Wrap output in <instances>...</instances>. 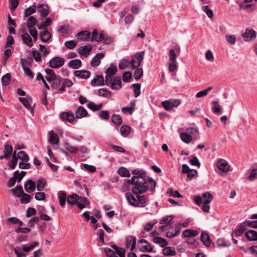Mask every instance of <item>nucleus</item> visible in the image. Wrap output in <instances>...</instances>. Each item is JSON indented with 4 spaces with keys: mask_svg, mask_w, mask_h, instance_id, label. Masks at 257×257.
Returning a JSON list of instances; mask_svg holds the SVG:
<instances>
[{
    "mask_svg": "<svg viewBox=\"0 0 257 257\" xmlns=\"http://www.w3.org/2000/svg\"><path fill=\"white\" fill-rule=\"evenodd\" d=\"M148 180L150 185H145L142 182L143 179L141 177L133 176L131 179L127 181V183L134 185L132 191L135 195L142 194L146 192L147 190L154 193L156 186V182L151 177H148Z\"/></svg>",
    "mask_w": 257,
    "mask_h": 257,
    "instance_id": "nucleus-1",
    "label": "nucleus"
},
{
    "mask_svg": "<svg viewBox=\"0 0 257 257\" xmlns=\"http://www.w3.org/2000/svg\"><path fill=\"white\" fill-rule=\"evenodd\" d=\"M21 64L23 68V70L25 74L30 78L33 79L34 77V74L30 69V67H32L31 63L27 61L25 58H21Z\"/></svg>",
    "mask_w": 257,
    "mask_h": 257,
    "instance_id": "nucleus-2",
    "label": "nucleus"
},
{
    "mask_svg": "<svg viewBox=\"0 0 257 257\" xmlns=\"http://www.w3.org/2000/svg\"><path fill=\"white\" fill-rule=\"evenodd\" d=\"M79 196L76 194H73L67 197V202L71 205H76L79 209H82L85 208V205L79 202Z\"/></svg>",
    "mask_w": 257,
    "mask_h": 257,
    "instance_id": "nucleus-3",
    "label": "nucleus"
},
{
    "mask_svg": "<svg viewBox=\"0 0 257 257\" xmlns=\"http://www.w3.org/2000/svg\"><path fill=\"white\" fill-rule=\"evenodd\" d=\"M117 72V67L114 63H111L109 67L105 71L106 76L105 81L109 82L112 80Z\"/></svg>",
    "mask_w": 257,
    "mask_h": 257,
    "instance_id": "nucleus-4",
    "label": "nucleus"
},
{
    "mask_svg": "<svg viewBox=\"0 0 257 257\" xmlns=\"http://www.w3.org/2000/svg\"><path fill=\"white\" fill-rule=\"evenodd\" d=\"M64 58L56 56L51 59L49 61V66L52 68H59L64 64Z\"/></svg>",
    "mask_w": 257,
    "mask_h": 257,
    "instance_id": "nucleus-5",
    "label": "nucleus"
},
{
    "mask_svg": "<svg viewBox=\"0 0 257 257\" xmlns=\"http://www.w3.org/2000/svg\"><path fill=\"white\" fill-rule=\"evenodd\" d=\"M105 82L107 86H110L112 89L119 90L122 87L121 81L119 77H115L113 80L112 79L110 80L109 82L107 81H105Z\"/></svg>",
    "mask_w": 257,
    "mask_h": 257,
    "instance_id": "nucleus-6",
    "label": "nucleus"
},
{
    "mask_svg": "<svg viewBox=\"0 0 257 257\" xmlns=\"http://www.w3.org/2000/svg\"><path fill=\"white\" fill-rule=\"evenodd\" d=\"M180 104L179 99H174L164 101L162 105L166 110H170L174 107H177Z\"/></svg>",
    "mask_w": 257,
    "mask_h": 257,
    "instance_id": "nucleus-7",
    "label": "nucleus"
},
{
    "mask_svg": "<svg viewBox=\"0 0 257 257\" xmlns=\"http://www.w3.org/2000/svg\"><path fill=\"white\" fill-rule=\"evenodd\" d=\"M132 173L136 175L134 177H141L143 179L142 182L144 185H150L148 180V177H146V172L144 170L136 169L133 171Z\"/></svg>",
    "mask_w": 257,
    "mask_h": 257,
    "instance_id": "nucleus-8",
    "label": "nucleus"
},
{
    "mask_svg": "<svg viewBox=\"0 0 257 257\" xmlns=\"http://www.w3.org/2000/svg\"><path fill=\"white\" fill-rule=\"evenodd\" d=\"M181 53L180 47L176 46L175 49H171L169 52V61L177 62L176 59Z\"/></svg>",
    "mask_w": 257,
    "mask_h": 257,
    "instance_id": "nucleus-9",
    "label": "nucleus"
},
{
    "mask_svg": "<svg viewBox=\"0 0 257 257\" xmlns=\"http://www.w3.org/2000/svg\"><path fill=\"white\" fill-rule=\"evenodd\" d=\"M244 41L248 42L253 40L256 38L255 32L252 29H247L245 32L242 34Z\"/></svg>",
    "mask_w": 257,
    "mask_h": 257,
    "instance_id": "nucleus-10",
    "label": "nucleus"
},
{
    "mask_svg": "<svg viewBox=\"0 0 257 257\" xmlns=\"http://www.w3.org/2000/svg\"><path fill=\"white\" fill-rule=\"evenodd\" d=\"M60 117L63 121L67 120L70 123L74 124L75 116L74 113L71 111L62 112L60 113Z\"/></svg>",
    "mask_w": 257,
    "mask_h": 257,
    "instance_id": "nucleus-11",
    "label": "nucleus"
},
{
    "mask_svg": "<svg viewBox=\"0 0 257 257\" xmlns=\"http://www.w3.org/2000/svg\"><path fill=\"white\" fill-rule=\"evenodd\" d=\"M37 10L43 17H46L50 13L48 5L45 4H39L37 6Z\"/></svg>",
    "mask_w": 257,
    "mask_h": 257,
    "instance_id": "nucleus-12",
    "label": "nucleus"
},
{
    "mask_svg": "<svg viewBox=\"0 0 257 257\" xmlns=\"http://www.w3.org/2000/svg\"><path fill=\"white\" fill-rule=\"evenodd\" d=\"M92 49V47L90 45H87L79 47L77 52L81 56H84L87 57L90 52L91 51Z\"/></svg>",
    "mask_w": 257,
    "mask_h": 257,
    "instance_id": "nucleus-13",
    "label": "nucleus"
},
{
    "mask_svg": "<svg viewBox=\"0 0 257 257\" xmlns=\"http://www.w3.org/2000/svg\"><path fill=\"white\" fill-rule=\"evenodd\" d=\"M131 247V250L133 251L136 247V238L134 236L130 235L128 236L126 240L125 246L126 248Z\"/></svg>",
    "mask_w": 257,
    "mask_h": 257,
    "instance_id": "nucleus-14",
    "label": "nucleus"
},
{
    "mask_svg": "<svg viewBox=\"0 0 257 257\" xmlns=\"http://www.w3.org/2000/svg\"><path fill=\"white\" fill-rule=\"evenodd\" d=\"M105 83L103 76L101 75H97L91 81L93 86L104 85Z\"/></svg>",
    "mask_w": 257,
    "mask_h": 257,
    "instance_id": "nucleus-15",
    "label": "nucleus"
},
{
    "mask_svg": "<svg viewBox=\"0 0 257 257\" xmlns=\"http://www.w3.org/2000/svg\"><path fill=\"white\" fill-rule=\"evenodd\" d=\"M104 54L102 52L97 54L91 60V65L94 67L98 66L100 63L101 59L104 58Z\"/></svg>",
    "mask_w": 257,
    "mask_h": 257,
    "instance_id": "nucleus-16",
    "label": "nucleus"
},
{
    "mask_svg": "<svg viewBox=\"0 0 257 257\" xmlns=\"http://www.w3.org/2000/svg\"><path fill=\"white\" fill-rule=\"evenodd\" d=\"M126 200L128 201L129 203L135 207L139 206V201L135 197L134 195L131 192H127L125 194Z\"/></svg>",
    "mask_w": 257,
    "mask_h": 257,
    "instance_id": "nucleus-17",
    "label": "nucleus"
},
{
    "mask_svg": "<svg viewBox=\"0 0 257 257\" xmlns=\"http://www.w3.org/2000/svg\"><path fill=\"white\" fill-rule=\"evenodd\" d=\"M88 115V112L83 106H79L75 111V116L78 119L82 118Z\"/></svg>",
    "mask_w": 257,
    "mask_h": 257,
    "instance_id": "nucleus-18",
    "label": "nucleus"
},
{
    "mask_svg": "<svg viewBox=\"0 0 257 257\" xmlns=\"http://www.w3.org/2000/svg\"><path fill=\"white\" fill-rule=\"evenodd\" d=\"M200 240L207 247H209L211 244V240L210 237L208 233L204 231H202L201 232Z\"/></svg>",
    "mask_w": 257,
    "mask_h": 257,
    "instance_id": "nucleus-19",
    "label": "nucleus"
},
{
    "mask_svg": "<svg viewBox=\"0 0 257 257\" xmlns=\"http://www.w3.org/2000/svg\"><path fill=\"white\" fill-rule=\"evenodd\" d=\"M104 35L103 33H98L97 29H94L92 32L91 41L100 42L104 38Z\"/></svg>",
    "mask_w": 257,
    "mask_h": 257,
    "instance_id": "nucleus-20",
    "label": "nucleus"
},
{
    "mask_svg": "<svg viewBox=\"0 0 257 257\" xmlns=\"http://www.w3.org/2000/svg\"><path fill=\"white\" fill-rule=\"evenodd\" d=\"M45 72L47 74L46 78L49 82H52L53 80H56L57 75L54 71L52 69L47 68L45 69Z\"/></svg>",
    "mask_w": 257,
    "mask_h": 257,
    "instance_id": "nucleus-21",
    "label": "nucleus"
},
{
    "mask_svg": "<svg viewBox=\"0 0 257 257\" xmlns=\"http://www.w3.org/2000/svg\"><path fill=\"white\" fill-rule=\"evenodd\" d=\"M36 189V183L32 180H29L25 184V189L28 193L33 192Z\"/></svg>",
    "mask_w": 257,
    "mask_h": 257,
    "instance_id": "nucleus-22",
    "label": "nucleus"
},
{
    "mask_svg": "<svg viewBox=\"0 0 257 257\" xmlns=\"http://www.w3.org/2000/svg\"><path fill=\"white\" fill-rule=\"evenodd\" d=\"M247 226L246 223L245 221L240 223L237 227V228L234 231V234L236 236L241 235L243 232L246 229Z\"/></svg>",
    "mask_w": 257,
    "mask_h": 257,
    "instance_id": "nucleus-23",
    "label": "nucleus"
},
{
    "mask_svg": "<svg viewBox=\"0 0 257 257\" xmlns=\"http://www.w3.org/2000/svg\"><path fill=\"white\" fill-rule=\"evenodd\" d=\"M90 72L87 70H76L74 72V75L83 79H87L90 77Z\"/></svg>",
    "mask_w": 257,
    "mask_h": 257,
    "instance_id": "nucleus-24",
    "label": "nucleus"
},
{
    "mask_svg": "<svg viewBox=\"0 0 257 257\" xmlns=\"http://www.w3.org/2000/svg\"><path fill=\"white\" fill-rule=\"evenodd\" d=\"M199 232L196 230L193 229H186L183 231L182 236L185 238H188L190 237H195L198 235Z\"/></svg>",
    "mask_w": 257,
    "mask_h": 257,
    "instance_id": "nucleus-25",
    "label": "nucleus"
},
{
    "mask_svg": "<svg viewBox=\"0 0 257 257\" xmlns=\"http://www.w3.org/2000/svg\"><path fill=\"white\" fill-rule=\"evenodd\" d=\"M76 36L80 40L87 41L90 38V33L87 30L81 31L77 34Z\"/></svg>",
    "mask_w": 257,
    "mask_h": 257,
    "instance_id": "nucleus-26",
    "label": "nucleus"
},
{
    "mask_svg": "<svg viewBox=\"0 0 257 257\" xmlns=\"http://www.w3.org/2000/svg\"><path fill=\"white\" fill-rule=\"evenodd\" d=\"M40 36L42 41L46 42L48 41L51 38L50 33L47 30L45 29L43 31L40 33Z\"/></svg>",
    "mask_w": 257,
    "mask_h": 257,
    "instance_id": "nucleus-27",
    "label": "nucleus"
},
{
    "mask_svg": "<svg viewBox=\"0 0 257 257\" xmlns=\"http://www.w3.org/2000/svg\"><path fill=\"white\" fill-rule=\"evenodd\" d=\"M19 99L26 108L30 110L31 113L33 115L34 113V108L33 107H31L29 100L27 98L21 97H19Z\"/></svg>",
    "mask_w": 257,
    "mask_h": 257,
    "instance_id": "nucleus-28",
    "label": "nucleus"
},
{
    "mask_svg": "<svg viewBox=\"0 0 257 257\" xmlns=\"http://www.w3.org/2000/svg\"><path fill=\"white\" fill-rule=\"evenodd\" d=\"M49 142L52 145L58 144L59 140L58 135L54 131H51L49 133Z\"/></svg>",
    "mask_w": 257,
    "mask_h": 257,
    "instance_id": "nucleus-29",
    "label": "nucleus"
},
{
    "mask_svg": "<svg viewBox=\"0 0 257 257\" xmlns=\"http://www.w3.org/2000/svg\"><path fill=\"white\" fill-rule=\"evenodd\" d=\"M47 184V180L44 178H40L37 181V189L38 191H42Z\"/></svg>",
    "mask_w": 257,
    "mask_h": 257,
    "instance_id": "nucleus-30",
    "label": "nucleus"
},
{
    "mask_svg": "<svg viewBox=\"0 0 257 257\" xmlns=\"http://www.w3.org/2000/svg\"><path fill=\"white\" fill-rule=\"evenodd\" d=\"M22 39L24 42L28 46L31 47L33 45V40L31 36L27 33H24L22 36Z\"/></svg>",
    "mask_w": 257,
    "mask_h": 257,
    "instance_id": "nucleus-31",
    "label": "nucleus"
},
{
    "mask_svg": "<svg viewBox=\"0 0 257 257\" xmlns=\"http://www.w3.org/2000/svg\"><path fill=\"white\" fill-rule=\"evenodd\" d=\"M72 81L67 78L64 79V82L62 83V85L58 89V91L64 92L66 90V87H70L73 85Z\"/></svg>",
    "mask_w": 257,
    "mask_h": 257,
    "instance_id": "nucleus-32",
    "label": "nucleus"
},
{
    "mask_svg": "<svg viewBox=\"0 0 257 257\" xmlns=\"http://www.w3.org/2000/svg\"><path fill=\"white\" fill-rule=\"evenodd\" d=\"M245 236L250 241L257 240V232L253 230H249L246 232Z\"/></svg>",
    "mask_w": 257,
    "mask_h": 257,
    "instance_id": "nucleus-33",
    "label": "nucleus"
},
{
    "mask_svg": "<svg viewBox=\"0 0 257 257\" xmlns=\"http://www.w3.org/2000/svg\"><path fill=\"white\" fill-rule=\"evenodd\" d=\"M68 66L73 69H77L81 67L82 62L79 59H73L69 62Z\"/></svg>",
    "mask_w": 257,
    "mask_h": 257,
    "instance_id": "nucleus-34",
    "label": "nucleus"
},
{
    "mask_svg": "<svg viewBox=\"0 0 257 257\" xmlns=\"http://www.w3.org/2000/svg\"><path fill=\"white\" fill-rule=\"evenodd\" d=\"M98 95L101 97H109L111 96L112 93L106 88H100L98 90Z\"/></svg>",
    "mask_w": 257,
    "mask_h": 257,
    "instance_id": "nucleus-35",
    "label": "nucleus"
},
{
    "mask_svg": "<svg viewBox=\"0 0 257 257\" xmlns=\"http://www.w3.org/2000/svg\"><path fill=\"white\" fill-rule=\"evenodd\" d=\"M163 254L165 256H174L176 254V252L171 247L167 246L163 249Z\"/></svg>",
    "mask_w": 257,
    "mask_h": 257,
    "instance_id": "nucleus-36",
    "label": "nucleus"
},
{
    "mask_svg": "<svg viewBox=\"0 0 257 257\" xmlns=\"http://www.w3.org/2000/svg\"><path fill=\"white\" fill-rule=\"evenodd\" d=\"M212 111L214 113L220 114L222 113L221 107L217 101H213L212 102Z\"/></svg>",
    "mask_w": 257,
    "mask_h": 257,
    "instance_id": "nucleus-37",
    "label": "nucleus"
},
{
    "mask_svg": "<svg viewBox=\"0 0 257 257\" xmlns=\"http://www.w3.org/2000/svg\"><path fill=\"white\" fill-rule=\"evenodd\" d=\"M37 19L34 16H30L28 19L27 27L30 29H33L37 23Z\"/></svg>",
    "mask_w": 257,
    "mask_h": 257,
    "instance_id": "nucleus-38",
    "label": "nucleus"
},
{
    "mask_svg": "<svg viewBox=\"0 0 257 257\" xmlns=\"http://www.w3.org/2000/svg\"><path fill=\"white\" fill-rule=\"evenodd\" d=\"M111 121L113 123L117 125H120L122 122V117L119 114H114L112 115Z\"/></svg>",
    "mask_w": 257,
    "mask_h": 257,
    "instance_id": "nucleus-39",
    "label": "nucleus"
},
{
    "mask_svg": "<svg viewBox=\"0 0 257 257\" xmlns=\"http://www.w3.org/2000/svg\"><path fill=\"white\" fill-rule=\"evenodd\" d=\"M131 128L128 125H123L120 129L121 135L123 137L127 136L131 132Z\"/></svg>",
    "mask_w": 257,
    "mask_h": 257,
    "instance_id": "nucleus-40",
    "label": "nucleus"
},
{
    "mask_svg": "<svg viewBox=\"0 0 257 257\" xmlns=\"http://www.w3.org/2000/svg\"><path fill=\"white\" fill-rule=\"evenodd\" d=\"M180 138L182 141L185 143H189L192 140V136L186 133H181Z\"/></svg>",
    "mask_w": 257,
    "mask_h": 257,
    "instance_id": "nucleus-41",
    "label": "nucleus"
},
{
    "mask_svg": "<svg viewBox=\"0 0 257 257\" xmlns=\"http://www.w3.org/2000/svg\"><path fill=\"white\" fill-rule=\"evenodd\" d=\"M37 7L36 5H33L29 8L26 9L25 11V16L26 17H30L31 15L34 13L37 10Z\"/></svg>",
    "mask_w": 257,
    "mask_h": 257,
    "instance_id": "nucleus-42",
    "label": "nucleus"
},
{
    "mask_svg": "<svg viewBox=\"0 0 257 257\" xmlns=\"http://www.w3.org/2000/svg\"><path fill=\"white\" fill-rule=\"evenodd\" d=\"M13 148L11 145H6L4 147V154L8 155V158L9 159L13 154Z\"/></svg>",
    "mask_w": 257,
    "mask_h": 257,
    "instance_id": "nucleus-43",
    "label": "nucleus"
},
{
    "mask_svg": "<svg viewBox=\"0 0 257 257\" xmlns=\"http://www.w3.org/2000/svg\"><path fill=\"white\" fill-rule=\"evenodd\" d=\"M67 197L66 194L64 192H62L59 194V203L60 205L62 207H64L65 205L66 201H67Z\"/></svg>",
    "mask_w": 257,
    "mask_h": 257,
    "instance_id": "nucleus-44",
    "label": "nucleus"
},
{
    "mask_svg": "<svg viewBox=\"0 0 257 257\" xmlns=\"http://www.w3.org/2000/svg\"><path fill=\"white\" fill-rule=\"evenodd\" d=\"M131 87L134 88V91L135 97H138L141 94V84L140 83L133 84L132 85Z\"/></svg>",
    "mask_w": 257,
    "mask_h": 257,
    "instance_id": "nucleus-45",
    "label": "nucleus"
},
{
    "mask_svg": "<svg viewBox=\"0 0 257 257\" xmlns=\"http://www.w3.org/2000/svg\"><path fill=\"white\" fill-rule=\"evenodd\" d=\"M203 202L206 204L210 203L213 199V196L208 192H206L202 195Z\"/></svg>",
    "mask_w": 257,
    "mask_h": 257,
    "instance_id": "nucleus-46",
    "label": "nucleus"
},
{
    "mask_svg": "<svg viewBox=\"0 0 257 257\" xmlns=\"http://www.w3.org/2000/svg\"><path fill=\"white\" fill-rule=\"evenodd\" d=\"M64 146L65 149L71 153H75L78 150L77 147L72 146L68 142L65 143Z\"/></svg>",
    "mask_w": 257,
    "mask_h": 257,
    "instance_id": "nucleus-47",
    "label": "nucleus"
},
{
    "mask_svg": "<svg viewBox=\"0 0 257 257\" xmlns=\"http://www.w3.org/2000/svg\"><path fill=\"white\" fill-rule=\"evenodd\" d=\"M38 245V242L35 241L29 246H24L22 248H21V249L23 252H29L31 250L33 249Z\"/></svg>",
    "mask_w": 257,
    "mask_h": 257,
    "instance_id": "nucleus-48",
    "label": "nucleus"
},
{
    "mask_svg": "<svg viewBox=\"0 0 257 257\" xmlns=\"http://www.w3.org/2000/svg\"><path fill=\"white\" fill-rule=\"evenodd\" d=\"M18 159L22 160L23 162H27L29 160V156L23 151L18 152Z\"/></svg>",
    "mask_w": 257,
    "mask_h": 257,
    "instance_id": "nucleus-49",
    "label": "nucleus"
},
{
    "mask_svg": "<svg viewBox=\"0 0 257 257\" xmlns=\"http://www.w3.org/2000/svg\"><path fill=\"white\" fill-rule=\"evenodd\" d=\"M145 55V52L142 51L139 53H137L135 56V59L138 62V66H140L142 61L144 59Z\"/></svg>",
    "mask_w": 257,
    "mask_h": 257,
    "instance_id": "nucleus-50",
    "label": "nucleus"
},
{
    "mask_svg": "<svg viewBox=\"0 0 257 257\" xmlns=\"http://www.w3.org/2000/svg\"><path fill=\"white\" fill-rule=\"evenodd\" d=\"M17 174H19V171H16L14 173V176L11 178L8 181L7 185L9 187H11L15 185L17 181Z\"/></svg>",
    "mask_w": 257,
    "mask_h": 257,
    "instance_id": "nucleus-51",
    "label": "nucleus"
},
{
    "mask_svg": "<svg viewBox=\"0 0 257 257\" xmlns=\"http://www.w3.org/2000/svg\"><path fill=\"white\" fill-rule=\"evenodd\" d=\"M118 173L122 177H130L131 176L128 170L122 167L118 169Z\"/></svg>",
    "mask_w": 257,
    "mask_h": 257,
    "instance_id": "nucleus-52",
    "label": "nucleus"
},
{
    "mask_svg": "<svg viewBox=\"0 0 257 257\" xmlns=\"http://www.w3.org/2000/svg\"><path fill=\"white\" fill-rule=\"evenodd\" d=\"M11 73H7L4 75L2 78V81L3 84L5 85H8L11 82Z\"/></svg>",
    "mask_w": 257,
    "mask_h": 257,
    "instance_id": "nucleus-53",
    "label": "nucleus"
},
{
    "mask_svg": "<svg viewBox=\"0 0 257 257\" xmlns=\"http://www.w3.org/2000/svg\"><path fill=\"white\" fill-rule=\"evenodd\" d=\"M173 219V216L171 215L165 216L163 217L159 221L160 224H164L165 223H166L167 225H170L171 223V221Z\"/></svg>",
    "mask_w": 257,
    "mask_h": 257,
    "instance_id": "nucleus-54",
    "label": "nucleus"
},
{
    "mask_svg": "<svg viewBox=\"0 0 257 257\" xmlns=\"http://www.w3.org/2000/svg\"><path fill=\"white\" fill-rule=\"evenodd\" d=\"M31 199L32 197L30 195L27 193H24L22 195L21 202L24 204H28L31 201Z\"/></svg>",
    "mask_w": 257,
    "mask_h": 257,
    "instance_id": "nucleus-55",
    "label": "nucleus"
},
{
    "mask_svg": "<svg viewBox=\"0 0 257 257\" xmlns=\"http://www.w3.org/2000/svg\"><path fill=\"white\" fill-rule=\"evenodd\" d=\"M212 87H209L207 88H206V89H204L203 90L198 92L196 95V97L200 98V97H202L207 95L208 92L209 91H210L211 90H212Z\"/></svg>",
    "mask_w": 257,
    "mask_h": 257,
    "instance_id": "nucleus-56",
    "label": "nucleus"
},
{
    "mask_svg": "<svg viewBox=\"0 0 257 257\" xmlns=\"http://www.w3.org/2000/svg\"><path fill=\"white\" fill-rule=\"evenodd\" d=\"M216 167L223 173H225V161L224 160L220 159L218 160L216 164Z\"/></svg>",
    "mask_w": 257,
    "mask_h": 257,
    "instance_id": "nucleus-57",
    "label": "nucleus"
},
{
    "mask_svg": "<svg viewBox=\"0 0 257 257\" xmlns=\"http://www.w3.org/2000/svg\"><path fill=\"white\" fill-rule=\"evenodd\" d=\"M104 250L107 257H118L116 255V252L109 247H105Z\"/></svg>",
    "mask_w": 257,
    "mask_h": 257,
    "instance_id": "nucleus-58",
    "label": "nucleus"
},
{
    "mask_svg": "<svg viewBox=\"0 0 257 257\" xmlns=\"http://www.w3.org/2000/svg\"><path fill=\"white\" fill-rule=\"evenodd\" d=\"M35 198L38 201H44L46 199V194L44 192H37L35 193Z\"/></svg>",
    "mask_w": 257,
    "mask_h": 257,
    "instance_id": "nucleus-59",
    "label": "nucleus"
},
{
    "mask_svg": "<svg viewBox=\"0 0 257 257\" xmlns=\"http://www.w3.org/2000/svg\"><path fill=\"white\" fill-rule=\"evenodd\" d=\"M247 179L250 181L257 179V169L253 168L251 169Z\"/></svg>",
    "mask_w": 257,
    "mask_h": 257,
    "instance_id": "nucleus-60",
    "label": "nucleus"
},
{
    "mask_svg": "<svg viewBox=\"0 0 257 257\" xmlns=\"http://www.w3.org/2000/svg\"><path fill=\"white\" fill-rule=\"evenodd\" d=\"M51 87L52 88L56 89L58 90V89L61 87V80L60 78H56V80H53L52 82Z\"/></svg>",
    "mask_w": 257,
    "mask_h": 257,
    "instance_id": "nucleus-61",
    "label": "nucleus"
},
{
    "mask_svg": "<svg viewBox=\"0 0 257 257\" xmlns=\"http://www.w3.org/2000/svg\"><path fill=\"white\" fill-rule=\"evenodd\" d=\"M143 75V70L142 68H138L136 69L134 73V77L136 80L140 79Z\"/></svg>",
    "mask_w": 257,
    "mask_h": 257,
    "instance_id": "nucleus-62",
    "label": "nucleus"
},
{
    "mask_svg": "<svg viewBox=\"0 0 257 257\" xmlns=\"http://www.w3.org/2000/svg\"><path fill=\"white\" fill-rule=\"evenodd\" d=\"M132 77V73L130 71L125 72L122 76V80L125 82H128Z\"/></svg>",
    "mask_w": 257,
    "mask_h": 257,
    "instance_id": "nucleus-63",
    "label": "nucleus"
},
{
    "mask_svg": "<svg viewBox=\"0 0 257 257\" xmlns=\"http://www.w3.org/2000/svg\"><path fill=\"white\" fill-rule=\"evenodd\" d=\"M14 251L17 257H27L26 255L22 251L21 247L17 246L14 248Z\"/></svg>",
    "mask_w": 257,
    "mask_h": 257,
    "instance_id": "nucleus-64",
    "label": "nucleus"
}]
</instances>
